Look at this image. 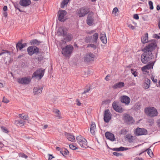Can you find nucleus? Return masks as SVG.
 <instances>
[{"label":"nucleus","mask_w":160,"mask_h":160,"mask_svg":"<svg viewBox=\"0 0 160 160\" xmlns=\"http://www.w3.org/2000/svg\"><path fill=\"white\" fill-rule=\"evenodd\" d=\"M157 47L156 42L154 41L149 43L148 45L145 47L143 50L144 52L141 56L142 62L146 64L148 62L153 58L152 51L155 49Z\"/></svg>","instance_id":"obj_1"},{"label":"nucleus","mask_w":160,"mask_h":160,"mask_svg":"<svg viewBox=\"0 0 160 160\" xmlns=\"http://www.w3.org/2000/svg\"><path fill=\"white\" fill-rule=\"evenodd\" d=\"M144 112L146 114L150 117H156L158 115L157 109L152 107H149L146 108Z\"/></svg>","instance_id":"obj_2"},{"label":"nucleus","mask_w":160,"mask_h":160,"mask_svg":"<svg viewBox=\"0 0 160 160\" xmlns=\"http://www.w3.org/2000/svg\"><path fill=\"white\" fill-rule=\"evenodd\" d=\"M77 142L82 148H86L88 147L87 140L81 135L76 137Z\"/></svg>","instance_id":"obj_3"},{"label":"nucleus","mask_w":160,"mask_h":160,"mask_svg":"<svg viewBox=\"0 0 160 160\" xmlns=\"http://www.w3.org/2000/svg\"><path fill=\"white\" fill-rule=\"evenodd\" d=\"M89 11L90 10L88 8L86 7H83L77 10V14L79 17H83L88 14Z\"/></svg>","instance_id":"obj_4"},{"label":"nucleus","mask_w":160,"mask_h":160,"mask_svg":"<svg viewBox=\"0 0 160 160\" xmlns=\"http://www.w3.org/2000/svg\"><path fill=\"white\" fill-rule=\"evenodd\" d=\"M44 73V70L38 69L32 74V78H35L38 79H41L43 76Z\"/></svg>","instance_id":"obj_5"},{"label":"nucleus","mask_w":160,"mask_h":160,"mask_svg":"<svg viewBox=\"0 0 160 160\" xmlns=\"http://www.w3.org/2000/svg\"><path fill=\"white\" fill-rule=\"evenodd\" d=\"M73 49V48L72 46L71 45H67L65 48L62 49V53L66 56H68L72 52Z\"/></svg>","instance_id":"obj_6"},{"label":"nucleus","mask_w":160,"mask_h":160,"mask_svg":"<svg viewBox=\"0 0 160 160\" xmlns=\"http://www.w3.org/2000/svg\"><path fill=\"white\" fill-rule=\"evenodd\" d=\"M27 52L28 54L32 56L33 54H37L39 52V48L35 46H31L27 48Z\"/></svg>","instance_id":"obj_7"},{"label":"nucleus","mask_w":160,"mask_h":160,"mask_svg":"<svg viewBox=\"0 0 160 160\" xmlns=\"http://www.w3.org/2000/svg\"><path fill=\"white\" fill-rule=\"evenodd\" d=\"M148 133V131L144 128H137L134 131V134L137 136L146 135Z\"/></svg>","instance_id":"obj_8"},{"label":"nucleus","mask_w":160,"mask_h":160,"mask_svg":"<svg viewBox=\"0 0 160 160\" xmlns=\"http://www.w3.org/2000/svg\"><path fill=\"white\" fill-rule=\"evenodd\" d=\"M123 120L124 122L128 124H132L134 122L132 117L127 113L123 115Z\"/></svg>","instance_id":"obj_9"},{"label":"nucleus","mask_w":160,"mask_h":160,"mask_svg":"<svg viewBox=\"0 0 160 160\" xmlns=\"http://www.w3.org/2000/svg\"><path fill=\"white\" fill-rule=\"evenodd\" d=\"M67 12L65 10H60L58 12V20L61 22H64L66 20L65 16Z\"/></svg>","instance_id":"obj_10"},{"label":"nucleus","mask_w":160,"mask_h":160,"mask_svg":"<svg viewBox=\"0 0 160 160\" xmlns=\"http://www.w3.org/2000/svg\"><path fill=\"white\" fill-rule=\"evenodd\" d=\"M111 115L108 109L106 110L104 112V120L105 122L108 123L111 119Z\"/></svg>","instance_id":"obj_11"},{"label":"nucleus","mask_w":160,"mask_h":160,"mask_svg":"<svg viewBox=\"0 0 160 160\" xmlns=\"http://www.w3.org/2000/svg\"><path fill=\"white\" fill-rule=\"evenodd\" d=\"M30 79L26 77L18 79V82L23 84H28L30 83Z\"/></svg>","instance_id":"obj_12"},{"label":"nucleus","mask_w":160,"mask_h":160,"mask_svg":"<svg viewBox=\"0 0 160 160\" xmlns=\"http://www.w3.org/2000/svg\"><path fill=\"white\" fill-rule=\"evenodd\" d=\"M112 106L114 109L117 112H122L123 111V109L121 107L118 106L115 102L113 103Z\"/></svg>","instance_id":"obj_13"},{"label":"nucleus","mask_w":160,"mask_h":160,"mask_svg":"<svg viewBox=\"0 0 160 160\" xmlns=\"http://www.w3.org/2000/svg\"><path fill=\"white\" fill-rule=\"evenodd\" d=\"M120 101L123 103H124L125 104L128 105L130 101V98L126 96H121L120 98Z\"/></svg>","instance_id":"obj_14"},{"label":"nucleus","mask_w":160,"mask_h":160,"mask_svg":"<svg viewBox=\"0 0 160 160\" xmlns=\"http://www.w3.org/2000/svg\"><path fill=\"white\" fill-rule=\"evenodd\" d=\"M95 56L92 53H90L88 55H86L84 61L87 62L93 61Z\"/></svg>","instance_id":"obj_15"},{"label":"nucleus","mask_w":160,"mask_h":160,"mask_svg":"<svg viewBox=\"0 0 160 160\" xmlns=\"http://www.w3.org/2000/svg\"><path fill=\"white\" fill-rule=\"evenodd\" d=\"M52 112L54 113L55 116L58 119H61L62 118L61 114L59 110L56 108H53Z\"/></svg>","instance_id":"obj_16"},{"label":"nucleus","mask_w":160,"mask_h":160,"mask_svg":"<svg viewBox=\"0 0 160 160\" xmlns=\"http://www.w3.org/2000/svg\"><path fill=\"white\" fill-rule=\"evenodd\" d=\"M19 3L21 6L26 7L31 4V1L30 0H20Z\"/></svg>","instance_id":"obj_17"},{"label":"nucleus","mask_w":160,"mask_h":160,"mask_svg":"<svg viewBox=\"0 0 160 160\" xmlns=\"http://www.w3.org/2000/svg\"><path fill=\"white\" fill-rule=\"evenodd\" d=\"M106 138L112 141H115V138L113 134L109 132H106L105 133Z\"/></svg>","instance_id":"obj_18"},{"label":"nucleus","mask_w":160,"mask_h":160,"mask_svg":"<svg viewBox=\"0 0 160 160\" xmlns=\"http://www.w3.org/2000/svg\"><path fill=\"white\" fill-rule=\"evenodd\" d=\"M67 29L64 27L60 28L58 30V33L63 36L66 34Z\"/></svg>","instance_id":"obj_19"},{"label":"nucleus","mask_w":160,"mask_h":160,"mask_svg":"<svg viewBox=\"0 0 160 160\" xmlns=\"http://www.w3.org/2000/svg\"><path fill=\"white\" fill-rule=\"evenodd\" d=\"M153 65L154 63L153 62H152V63L142 67V70L143 71L147 72V70H149L151 68H152Z\"/></svg>","instance_id":"obj_20"},{"label":"nucleus","mask_w":160,"mask_h":160,"mask_svg":"<svg viewBox=\"0 0 160 160\" xmlns=\"http://www.w3.org/2000/svg\"><path fill=\"white\" fill-rule=\"evenodd\" d=\"M42 87L38 86L37 87H35L33 89V92L34 94L37 95L40 94L42 91Z\"/></svg>","instance_id":"obj_21"},{"label":"nucleus","mask_w":160,"mask_h":160,"mask_svg":"<svg viewBox=\"0 0 160 160\" xmlns=\"http://www.w3.org/2000/svg\"><path fill=\"white\" fill-rule=\"evenodd\" d=\"M124 83L123 82H119L116 83L115 84L112 86V88L113 89H116L118 88H121L124 87Z\"/></svg>","instance_id":"obj_22"},{"label":"nucleus","mask_w":160,"mask_h":160,"mask_svg":"<svg viewBox=\"0 0 160 160\" xmlns=\"http://www.w3.org/2000/svg\"><path fill=\"white\" fill-rule=\"evenodd\" d=\"M65 136L68 140L70 141L74 142L75 140V138L74 136L71 135L69 133H66Z\"/></svg>","instance_id":"obj_23"},{"label":"nucleus","mask_w":160,"mask_h":160,"mask_svg":"<svg viewBox=\"0 0 160 160\" xmlns=\"http://www.w3.org/2000/svg\"><path fill=\"white\" fill-rule=\"evenodd\" d=\"M96 129V126L94 122H92L91 124L90 128V132L93 135L95 134V130Z\"/></svg>","instance_id":"obj_24"},{"label":"nucleus","mask_w":160,"mask_h":160,"mask_svg":"<svg viewBox=\"0 0 160 160\" xmlns=\"http://www.w3.org/2000/svg\"><path fill=\"white\" fill-rule=\"evenodd\" d=\"M27 44L26 43L22 44L21 42H18L16 44L17 49L18 50V49H19L20 50H21L22 48L27 46Z\"/></svg>","instance_id":"obj_25"},{"label":"nucleus","mask_w":160,"mask_h":160,"mask_svg":"<svg viewBox=\"0 0 160 160\" xmlns=\"http://www.w3.org/2000/svg\"><path fill=\"white\" fill-rule=\"evenodd\" d=\"M3 52L0 53V56L3 55V57L6 58V57H10V52L8 51L3 50Z\"/></svg>","instance_id":"obj_26"},{"label":"nucleus","mask_w":160,"mask_h":160,"mask_svg":"<svg viewBox=\"0 0 160 160\" xmlns=\"http://www.w3.org/2000/svg\"><path fill=\"white\" fill-rule=\"evenodd\" d=\"M148 34L146 33L144 36L141 38L142 42L143 43H145L148 42Z\"/></svg>","instance_id":"obj_27"},{"label":"nucleus","mask_w":160,"mask_h":160,"mask_svg":"<svg viewBox=\"0 0 160 160\" xmlns=\"http://www.w3.org/2000/svg\"><path fill=\"white\" fill-rule=\"evenodd\" d=\"M93 21V19L92 16H90L89 15L87 20V24L90 25H92Z\"/></svg>","instance_id":"obj_28"},{"label":"nucleus","mask_w":160,"mask_h":160,"mask_svg":"<svg viewBox=\"0 0 160 160\" xmlns=\"http://www.w3.org/2000/svg\"><path fill=\"white\" fill-rule=\"evenodd\" d=\"M128 149V148H124L122 147L119 148H114L111 149L112 150L115 151H123L124 150H126Z\"/></svg>","instance_id":"obj_29"},{"label":"nucleus","mask_w":160,"mask_h":160,"mask_svg":"<svg viewBox=\"0 0 160 160\" xmlns=\"http://www.w3.org/2000/svg\"><path fill=\"white\" fill-rule=\"evenodd\" d=\"M63 37L65 39H66L68 41L71 40L72 38V35L71 34L67 33V32L65 35H64Z\"/></svg>","instance_id":"obj_30"},{"label":"nucleus","mask_w":160,"mask_h":160,"mask_svg":"<svg viewBox=\"0 0 160 160\" xmlns=\"http://www.w3.org/2000/svg\"><path fill=\"white\" fill-rule=\"evenodd\" d=\"M41 42L38 40L37 39L32 40L30 42V43L31 45H39Z\"/></svg>","instance_id":"obj_31"},{"label":"nucleus","mask_w":160,"mask_h":160,"mask_svg":"<svg viewBox=\"0 0 160 160\" xmlns=\"http://www.w3.org/2000/svg\"><path fill=\"white\" fill-rule=\"evenodd\" d=\"M126 138L128 141L129 142H132L133 141V137L130 135H127L126 136Z\"/></svg>","instance_id":"obj_32"},{"label":"nucleus","mask_w":160,"mask_h":160,"mask_svg":"<svg viewBox=\"0 0 160 160\" xmlns=\"http://www.w3.org/2000/svg\"><path fill=\"white\" fill-rule=\"evenodd\" d=\"M98 37V34L97 33H95L94 35H93V42H97V39Z\"/></svg>","instance_id":"obj_33"},{"label":"nucleus","mask_w":160,"mask_h":160,"mask_svg":"<svg viewBox=\"0 0 160 160\" xmlns=\"http://www.w3.org/2000/svg\"><path fill=\"white\" fill-rule=\"evenodd\" d=\"M69 1V0H63L61 4V8H63L65 5H67Z\"/></svg>","instance_id":"obj_34"},{"label":"nucleus","mask_w":160,"mask_h":160,"mask_svg":"<svg viewBox=\"0 0 160 160\" xmlns=\"http://www.w3.org/2000/svg\"><path fill=\"white\" fill-rule=\"evenodd\" d=\"M60 153L63 155H67L69 153L68 151L66 149L64 148L62 149L60 151Z\"/></svg>","instance_id":"obj_35"},{"label":"nucleus","mask_w":160,"mask_h":160,"mask_svg":"<svg viewBox=\"0 0 160 160\" xmlns=\"http://www.w3.org/2000/svg\"><path fill=\"white\" fill-rule=\"evenodd\" d=\"M146 151H147L148 154L150 157L152 158L153 157V152L150 149H148L146 150Z\"/></svg>","instance_id":"obj_36"},{"label":"nucleus","mask_w":160,"mask_h":160,"mask_svg":"<svg viewBox=\"0 0 160 160\" xmlns=\"http://www.w3.org/2000/svg\"><path fill=\"white\" fill-rule=\"evenodd\" d=\"M100 39L104 44H106L107 43V39L106 36H101L100 37Z\"/></svg>","instance_id":"obj_37"},{"label":"nucleus","mask_w":160,"mask_h":160,"mask_svg":"<svg viewBox=\"0 0 160 160\" xmlns=\"http://www.w3.org/2000/svg\"><path fill=\"white\" fill-rule=\"evenodd\" d=\"M118 8L115 7V8L112 11V13L115 16H116L117 15V13L118 12Z\"/></svg>","instance_id":"obj_38"},{"label":"nucleus","mask_w":160,"mask_h":160,"mask_svg":"<svg viewBox=\"0 0 160 160\" xmlns=\"http://www.w3.org/2000/svg\"><path fill=\"white\" fill-rule=\"evenodd\" d=\"M1 129L2 130V131L6 133H8V129L5 128L4 127H1Z\"/></svg>","instance_id":"obj_39"},{"label":"nucleus","mask_w":160,"mask_h":160,"mask_svg":"<svg viewBox=\"0 0 160 160\" xmlns=\"http://www.w3.org/2000/svg\"><path fill=\"white\" fill-rule=\"evenodd\" d=\"M127 131L126 129H122L119 132V133L121 134L125 135L126 134Z\"/></svg>","instance_id":"obj_40"},{"label":"nucleus","mask_w":160,"mask_h":160,"mask_svg":"<svg viewBox=\"0 0 160 160\" xmlns=\"http://www.w3.org/2000/svg\"><path fill=\"white\" fill-rule=\"evenodd\" d=\"M91 36H88L86 37L85 38V41L87 43H88L91 40Z\"/></svg>","instance_id":"obj_41"},{"label":"nucleus","mask_w":160,"mask_h":160,"mask_svg":"<svg viewBox=\"0 0 160 160\" xmlns=\"http://www.w3.org/2000/svg\"><path fill=\"white\" fill-rule=\"evenodd\" d=\"M140 105L136 104L134 106L133 108L135 110H139L140 108Z\"/></svg>","instance_id":"obj_42"},{"label":"nucleus","mask_w":160,"mask_h":160,"mask_svg":"<svg viewBox=\"0 0 160 160\" xmlns=\"http://www.w3.org/2000/svg\"><path fill=\"white\" fill-rule=\"evenodd\" d=\"M149 5L150 6V9L152 10L153 9V3L151 1H149L148 2Z\"/></svg>","instance_id":"obj_43"},{"label":"nucleus","mask_w":160,"mask_h":160,"mask_svg":"<svg viewBox=\"0 0 160 160\" xmlns=\"http://www.w3.org/2000/svg\"><path fill=\"white\" fill-rule=\"evenodd\" d=\"M87 47H91L93 48L94 49H95L96 48V46L93 44H88L87 46Z\"/></svg>","instance_id":"obj_44"},{"label":"nucleus","mask_w":160,"mask_h":160,"mask_svg":"<svg viewBox=\"0 0 160 160\" xmlns=\"http://www.w3.org/2000/svg\"><path fill=\"white\" fill-rule=\"evenodd\" d=\"M131 71L132 74L134 75V77H136L137 76V74L138 73L135 71L134 69H131Z\"/></svg>","instance_id":"obj_45"},{"label":"nucleus","mask_w":160,"mask_h":160,"mask_svg":"<svg viewBox=\"0 0 160 160\" xmlns=\"http://www.w3.org/2000/svg\"><path fill=\"white\" fill-rule=\"evenodd\" d=\"M14 7L15 8L18 9L20 12H22L23 11H22L20 8H19V5L17 3H15L14 5Z\"/></svg>","instance_id":"obj_46"},{"label":"nucleus","mask_w":160,"mask_h":160,"mask_svg":"<svg viewBox=\"0 0 160 160\" xmlns=\"http://www.w3.org/2000/svg\"><path fill=\"white\" fill-rule=\"evenodd\" d=\"M69 147L70 149L72 150H76L78 148L75 146L73 145L72 144H70L69 145Z\"/></svg>","instance_id":"obj_47"},{"label":"nucleus","mask_w":160,"mask_h":160,"mask_svg":"<svg viewBox=\"0 0 160 160\" xmlns=\"http://www.w3.org/2000/svg\"><path fill=\"white\" fill-rule=\"evenodd\" d=\"M16 121L17 122V124L20 123L22 124V126H23L25 124V122H23L21 120L19 121Z\"/></svg>","instance_id":"obj_48"},{"label":"nucleus","mask_w":160,"mask_h":160,"mask_svg":"<svg viewBox=\"0 0 160 160\" xmlns=\"http://www.w3.org/2000/svg\"><path fill=\"white\" fill-rule=\"evenodd\" d=\"M2 102L5 103H7L9 102V101L4 97L3 98Z\"/></svg>","instance_id":"obj_49"},{"label":"nucleus","mask_w":160,"mask_h":160,"mask_svg":"<svg viewBox=\"0 0 160 160\" xmlns=\"http://www.w3.org/2000/svg\"><path fill=\"white\" fill-rule=\"evenodd\" d=\"M90 89H91L89 87L86 90H85L82 93V94L83 95L84 94H85L87 92H88L90 91Z\"/></svg>","instance_id":"obj_50"},{"label":"nucleus","mask_w":160,"mask_h":160,"mask_svg":"<svg viewBox=\"0 0 160 160\" xmlns=\"http://www.w3.org/2000/svg\"><path fill=\"white\" fill-rule=\"evenodd\" d=\"M22 119L23 120H28L29 119V118L28 115H24L22 117Z\"/></svg>","instance_id":"obj_51"},{"label":"nucleus","mask_w":160,"mask_h":160,"mask_svg":"<svg viewBox=\"0 0 160 160\" xmlns=\"http://www.w3.org/2000/svg\"><path fill=\"white\" fill-rule=\"evenodd\" d=\"M113 154L115 156H122V154L119 153H118L116 152H114L113 153Z\"/></svg>","instance_id":"obj_52"},{"label":"nucleus","mask_w":160,"mask_h":160,"mask_svg":"<svg viewBox=\"0 0 160 160\" xmlns=\"http://www.w3.org/2000/svg\"><path fill=\"white\" fill-rule=\"evenodd\" d=\"M148 121L150 123V125H152L154 123L153 120L152 119H149L148 120Z\"/></svg>","instance_id":"obj_53"},{"label":"nucleus","mask_w":160,"mask_h":160,"mask_svg":"<svg viewBox=\"0 0 160 160\" xmlns=\"http://www.w3.org/2000/svg\"><path fill=\"white\" fill-rule=\"evenodd\" d=\"M150 82H151V81L150 79H147L146 80V82H145V84H148V85H150Z\"/></svg>","instance_id":"obj_54"},{"label":"nucleus","mask_w":160,"mask_h":160,"mask_svg":"<svg viewBox=\"0 0 160 160\" xmlns=\"http://www.w3.org/2000/svg\"><path fill=\"white\" fill-rule=\"evenodd\" d=\"M128 26L130 28H131V29H132V30H134L135 29V27L131 24L128 25Z\"/></svg>","instance_id":"obj_55"},{"label":"nucleus","mask_w":160,"mask_h":160,"mask_svg":"<svg viewBox=\"0 0 160 160\" xmlns=\"http://www.w3.org/2000/svg\"><path fill=\"white\" fill-rule=\"evenodd\" d=\"M133 18L134 19L137 20L139 19V16L137 14H135L134 15Z\"/></svg>","instance_id":"obj_56"},{"label":"nucleus","mask_w":160,"mask_h":160,"mask_svg":"<svg viewBox=\"0 0 160 160\" xmlns=\"http://www.w3.org/2000/svg\"><path fill=\"white\" fill-rule=\"evenodd\" d=\"M76 102H77V105L78 106H80L81 104V103L80 102V101L78 99H77L76 100Z\"/></svg>","instance_id":"obj_57"},{"label":"nucleus","mask_w":160,"mask_h":160,"mask_svg":"<svg viewBox=\"0 0 160 160\" xmlns=\"http://www.w3.org/2000/svg\"><path fill=\"white\" fill-rule=\"evenodd\" d=\"M153 37L155 38L159 39L160 37L158 36L157 34H155L153 35Z\"/></svg>","instance_id":"obj_58"},{"label":"nucleus","mask_w":160,"mask_h":160,"mask_svg":"<svg viewBox=\"0 0 160 160\" xmlns=\"http://www.w3.org/2000/svg\"><path fill=\"white\" fill-rule=\"evenodd\" d=\"M157 123L158 127L160 128V119L157 120Z\"/></svg>","instance_id":"obj_59"},{"label":"nucleus","mask_w":160,"mask_h":160,"mask_svg":"<svg viewBox=\"0 0 160 160\" xmlns=\"http://www.w3.org/2000/svg\"><path fill=\"white\" fill-rule=\"evenodd\" d=\"M144 88L145 89H148V88H149V87L150 85H148V84H144Z\"/></svg>","instance_id":"obj_60"},{"label":"nucleus","mask_w":160,"mask_h":160,"mask_svg":"<svg viewBox=\"0 0 160 160\" xmlns=\"http://www.w3.org/2000/svg\"><path fill=\"white\" fill-rule=\"evenodd\" d=\"M21 156L22 157L25 158H28V156L24 153L22 154Z\"/></svg>","instance_id":"obj_61"},{"label":"nucleus","mask_w":160,"mask_h":160,"mask_svg":"<svg viewBox=\"0 0 160 160\" xmlns=\"http://www.w3.org/2000/svg\"><path fill=\"white\" fill-rule=\"evenodd\" d=\"M134 160H144L142 158H139L136 157L134 159Z\"/></svg>","instance_id":"obj_62"},{"label":"nucleus","mask_w":160,"mask_h":160,"mask_svg":"<svg viewBox=\"0 0 160 160\" xmlns=\"http://www.w3.org/2000/svg\"><path fill=\"white\" fill-rule=\"evenodd\" d=\"M110 77V75H107L105 78V80H106V81H108V78Z\"/></svg>","instance_id":"obj_63"},{"label":"nucleus","mask_w":160,"mask_h":160,"mask_svg":"<svg viewBox=\"0 0 160 160\" xmlns=\"http://www.w3.org/2000/svg\"><path fill=\"white\" fill-rule=\"evenodd\" d=\"M158 25L159 29H160V18H159L158 23Z\"/></svg>","instance_id":"obj_64"}]
</instances>
